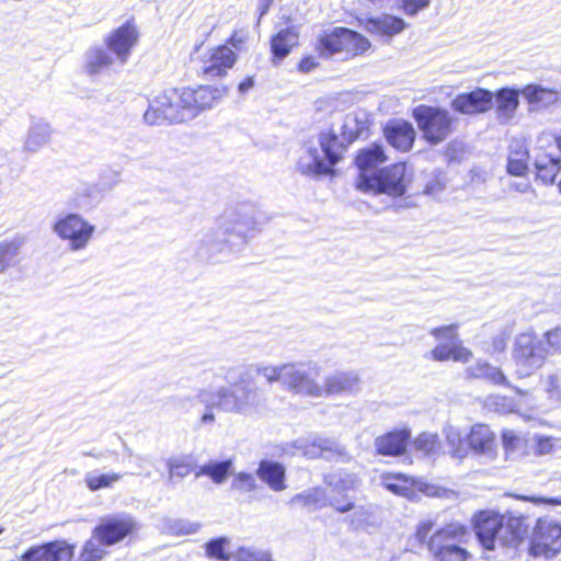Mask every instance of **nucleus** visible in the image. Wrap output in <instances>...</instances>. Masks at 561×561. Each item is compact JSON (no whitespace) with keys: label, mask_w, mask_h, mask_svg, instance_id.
I'll list each match as a JSON object with an SVG mask.
<instances>
[{"label":"nucleus","mask_w":561,"mask_h":561,"mask_svg":"<svg viewBox=\"0 0 561 561\" xmlns=\"http://www.w3.org/2000/svg\"><path fill=\"white\" fill-rule=\"evenodd\" d=\"M529 112H540L557 105L561 100V90L530 83L520 90Z\"/></svg>","instance_id":"20"},{"label":"nucleus","mask_w":561,"mask_h":561,"mask_svg":"<svg viewBox=\"0 0 561 561\" xmlns=\"http://www.w3.org/2000/svg\"><path fill=\"white\" fill-rule=\"evenodd\" d=\"M186 98L193 110L194 118L205 110L213 107L224 96L227 95V88L222 84L218 85H199L196 89L185 88Z\"/></svg>","instance_id":"22"},{"label":"nucleus","mask_w":561,"mask_h":561,"mask_svg":"<svg viewBox=\"0 0 561 561\" xmlns=\"http://www.w3.org/2000/svg\"><path fill=\"white\" fill-rule=\"evenodd\" d=\"M232 462L230 460L205 465L201 468L199 474L208 476L216 483H221L226 480L227 474L231 468Z\"/></svg>","instance_id":"48"},{"label":"nucleus","mask_w":561,"mask_h":561,"mask_svg":"<svg viewBox=\"0 0 561 561\" xmlns=\"http://www.w3.org/2000/svg\"><path fill=\"white\" fill-rule=\"evenodd\" d=\"M543 336L545 344L549 348V355L561 353V327L546 332Z\"/></svg>","instance_id":"55"},{"label":"nucleus","mask_w":561,"mask_h":561,"mask_svg":"<svg viewBox=\"0 0 561 561\" xmlns=\"http://www.w3.org/2000/svg\"><path fill=\"white\" fill-rule=\"evenodd\" d=\"M388 142L400 151H408L412 148L415 139V130L408 122H393L385 128Z\"/></svg>","instance_id":"27"},{"label":"nucleus","mask_w":561,"mask_h":561,"mask_svg":"<svg viewBox=\"0 0 561 561\" xmlns=\"http://www.w3.org/2000/svg\"><path fill=\"white\" fill-rule=\"evenodd\" d=\"M445 188V182L439 178H434L426 183L424 193L426 195L436 196Z\"/></svg>","instance_id":"64"},{"label":"nucleus","mask_w":561,"mask_h":561,"mask_svg":"<svg viewBox=\"0 0 561 561\" xmlns=\"http://www.w3.org/2000/svg\"><path fill=\"white\" fill-rule=\"evenodd\" d=\"M320 367L313 363H287L283 374V386L298 394L312 398L323 396L322 386L319 382Z\"/></svg>","instance_id":"11"},{"label":"nucleus","mask_w":561,"mask_h":561,"mask_svg":"<svg viewBox=\"0 0 561 561\" xmlns=\"http://www.w3.org/2000/svg\"><path fill=\"white\" fill-rule=\"evenodd\" d=\"M266 221L265 215L251 202L230 205L217 219L216 228L203 238L197 254L208 260L225 252H239L262 231Z\"/></svg>","instance_id":"1"},{"label":"nucleus","mask_w":561,"mask_h":561,"mask_svg":"<svg viewBox=\"0 0 561 561\" xmlns=\"http://www.w3.org/2000/svg\"><path fill=\"white\" fill-rule=\"evenodd\" d=\"M323 396L352 394L359 390V377L354 371H335L325 378Z\"/></svg>","instance_id":"23"},{"label":"nucleus","mask_w":561,"mask_h":561,"mask_svg":"<svg viewBox=\"0 0 561 561\" xmlns=\"http://www.w3.org/2000/svg\"><path fill=\"white\" fill-rule=\"evenodd\" d=\"M410 438L411 432L409 430H397L376 437L374 446L379 455L400 456L405 451Z\"/></svg>","instance_id":"25"},{"label":"nucleus","mask_w":561,"mask_h":561,"mask_svg":"<svg viewBox=\"0 0 561 561\" xmlns=\"http://www.w3.org/2000/svg\"><path fill=\"white\" fill-rule=\"evenodd\" d=\"M123 478L118 472H100L92 470L85 473L84 484L91 492H98L103 489H113L114 485Z\"/></svg>","instance_id":"39"},{"label":"nucleus","mask_w":561,"mask_h":561,"mask_svg":"<svg viewBox=\"0 0 561 561\" xmlns=\"http://www.w3.org/2000/svg\"><path fill=\"white\" fill-rule=\"evenodd\" d=\"M233 561H273V559L266 550L243 546L233 551Z\"/></svg>","instance_id":"47"},{"label":"nucleus","mask_w":561,"mask_h":561,"mask_svg":"<svg viewBox=\"0 0 561 561\" xmlns=\"http://www.w3.org/2000/svg\"><path fill=\"white\" fill-rule=\"evenodd\" d=\"M467 375L471 378L485 379L494 385H503L513 388L520 396L526 394L525 391L511 386L500 368L492 366L486 362H477L474 365L469 366L467 368Z\"/></svg>","instance_id":"35"},{"label":"nucleus","mask_w":561,"mask_h":561,"mask_svg":"<svg viewBox=\"0 0 561 561\" xmlns=\"http://www.w3.org/2000/svg\"><path fill=\"white\" fill-rule=\"evenodd\" d=\"M435 561H469L470 554L462 547L459 549H451L446 552H442V554L432 556Z\"/></svg>","instance_id":"56"},{"label":"nucleus","mask_w":561,"mask_h":561,"mask_svg":"<svg viewBox=\"0 0 561 561\" xmlns=\"http://www.w3.org/2000/svg\"><path fill=\"white\" fill-rule=\"evenodd\" d=\"M510 336H511V331L508 329H505V330L501 331L500 333H497L492 339V351L494 353L504 352L506 348L507 342L510 340Z\"/></svg>","instance_id":"59"},{"label":"nucleus","mask_w":561,"mask_h":561,"mask_svg":"<svg viewBox=\"0 0 561 561\" xmlns=\"http://www.w3.org/2000/svg\"><path fill=\"white\" fill-rule=\"evenodd\" d=\"M196 399L205 407L206 411L201 417V423L205 425L215 422L214 409L251 416L262 412L265 405L260 389L243 380L236 382L232 387L222 386L216 391L199 389Z\"/></svg>","instance_id":"2"},{"label":"nucleus","mask_w":561,"mask_h":561,"mask_svg":"<svg viewBox=\"0 0 561 561\" xmlns=\"http://www.w3.org/2000/svg\"><path fill=\"white\" fill-rule=\"evenodd\" d=\"M453 355V342L451 343H440L436 347L432 350V356L435 360H447L450 359Z\"/></svg>","instance_id":"58"},{"label":"nucleus","mask_w":561,"mask_h":561,"mask_svg":"<svg viewBox=\"0 0 561 561\" xmlns=\"http://www.w3.org/2000/svg\"><path fill=\"white\" fill-rule=\"evenodd\" d=\"M75 547L66 541H51L27 549L21 561H71Z\"/></svg>","instance_id":"19"},{"label":"nucleus","mask_w":561,"mask_h":561,"mask_svg":"<svg viewBox=\"0 0 561 561\" xmlns=\"http://www.w3.org/2000/svg\"><path fill=\"white\" fill-rule=\"evenodd\" d=\"M301 448L304 455L311 459H332L344 454V448L335 440L323 437H316L311 442L306 443Z\"/></svg>","instance_id":"34"},{"label":"nucleus","mask_w":561,"mask_h":561,"mask_svg":"<svg viewBox=\"0 0 561 561\" xmlns=\"http://www.w3.org/2000/svg\"><path fill=\"white\" fill-rule=\"evenodd\" d=\"M561 552V524L550 518H539L533 528L529 553L551 559Z\"/></svg>","instance_id":"12"},{"label":"nucleus","mask_w":561,"mask_h":561,"mask_svg":"<svg viewBox=\"0 0 561 561\" xmlns=\"http://www.w3.org/2000/svg\"><path fill=\"white\" fill-rule=\"evenodd\" d=\"M431 335L442 343H451V341H458L457 325L450 324L431 330Z\"/></svg>","instance_id":"52"},{"label":"nucleus","mask_w":561,"mask_h":561,"mask_svg":"<svg viewBox=\"0 0 561 561\" xmlns=\"http://www.w3.org/2000/svg\"><path fill=\"white\" fill-rule=\"evenodd\" d=\"M537 179L545 184H552L561 170L560 160L549 154H540L536 158Z\"/></svg>","instance_id":"41"},{"label":"nucleus","mask_w":561,"mask_h":561,"mask_svg":"<svg viewBox=\"0 0 561 561\" xmlns=\"http://www.w3.org/2000/svg\"><path fill=\"white\" fill-rule=\"evenodd\" d=\"M169 469V482L173 483L175 478L188 476L193 469L192 460L188 456L171 457L167 462Z\"/></svg>","instance_id":"45"},{"label":"nucleus","mask_w":561,"mask_h":561,"mask_svg":"<svg viewBox=\"0 0 561 561\" xmlns=\"http://www.w3.org/2000/svg\"><path fill=\"white\" fill-rule=\"evenodd\" d=\"M549 356V348L542 337L533 330L517 334L513 342L512 358L519 377L533 375L541 368Z\"/></svg>","instance_id":"7"},{"label":"nucleus","mask_w":561,"mask_h":561,"mask_svg":"<svg viewBox=\"0 0 561 561\" xmlns=\"http://www.w3.org/2000/svg\"><path fill=\"white\" fill-rule=\"evenodd\" d=\"M468 444L476 454L493 458L494 435L489 426L483 424L472 426L468 435Z\"/></svg>","instance_id":"33"},{"label":"nucleus","mask_w":561,"mask_h":561,"mask_svg":"<svg viewBox=\"0 0 561 561\" xmlns=\"http://www.w3.org/2000/svg\"><path fill=\"white\" fill-rule=\"evenodd\" d=\"M474 531L486 550L515 548L524 533L519 518L507 517L493 511H482L476 515Z\"/></svg>","instance_id":"3"},{"label":"nucleus","mask_w":561,"mask_h":561,"mask_svg":"<svg viewBox=\"0 0 561 561\" xmlns=\"http://www.w3.org/2000/svg\"><path fill=\"white\" fill-rule=\"evenodd\" d=\"M360 24L366 32L386 41H390L408 27V23L403 19L391 14L364 19Z\"/></svg>","instance_id":"21"},{"label":"nucleus","mask_w":561,"mask_h":561,"mask_svg":"<svg viewBox=\"0 0 561 561\" xmlns=\"http://www.w3.org/2000/svg\"><path fill=\"white\" fill-rule=\"evenodd\" d=\"M488 404L490 407H493L500 413H511L515 410L514 401L506 397H501V396L490 397L488 399Z\"/></svg>","instance_id":"57"},{"label":"nucleus","mask_w":561,"mask_h":561,"mask_svg":"<svg viewBox=\"0 0 561 561\" xmlns=\"http://www.w3.org/2000/svg\"><path fill=\"white\" fill-rule=\"evenodd\" d=\"M435 520L426 517L419 522L414 537L420 543H426L432 556L442 554L454 549L462 548L467 535L466 527L458 523L449 524L433 533Z\"/></svg>","instance_id":"6"},{"label":"nucleus","mask_w":561,"mask_h":561,"mask_svg":"<svg viewBox=\"0 0 561 561\" xmlns=\"http://www.w3.org/2000/svg\"><path fill=\"white\" fill-rule=\"evenodd\" d=\"M285 364L279 366H259L256 373L263 376L270 383L279 381L283 383Z\"/></svg>","instance_id":"53"},{"label":"nucleus","mask_w":561,"mask_h":561,"mask_svg":"<svg viewBox=\"0 0 561 561\" xmlns=\"http://www.w3.org/2000/svg\"><path fill=\"white\" fill-rule=\"evenodd\" d=\"M53 232L71 252H80L92 241L96 227L78 213L60 214L51 226Z\"/></svg>","instance_id":"8"},{"label":"nucleus","mask_w":561,"mask_h":561,"mask_svg":"<svg viewBox=\"0 0 561 561\" xmlns=\"http://www.w3.org/2000/svg\"><path fill=\"white\" fill-rule=\"evenodd\" d=\"M255 478L247 472H239L231 484L232 489L242 492H250L255 489Z\"/></svg>","instance_id":"54"},{"label":"nucleus","mask_w":561,"mask_h":561,"mask_svg":"<svg viewBox=\"0 0 561 561\" xmlns=\"http://www.w3.org/2000/svg\"><path fill=\"white\" fill-rule=\"evenodd\" d=\"M446 443L449 446V454L454 458L463 459L468 454V445L462 439L461 433L454 426H446L444 430Z\"/></svg>","instance_id":"43"},{"label":"nucleus","mask_w":561,"mask_h":561,"mask_svg":"<svg viewBox=\"0 0 561 561\" xmlns=\"http://www.w3.org/2000/svg\"><path fill=\"white\" fill-rule=\"evenodd\" d=\"M117 64L106 46L94 45L84 53V69L89 75H98Z\"/></svg>","instance_id":"31"},{"label":"nucleus","mask_w":561,"mask_h":561,"mask_svg":"<svg viewBox=\"0 0 561 561\" xmlns=\"http://www.w3.org/2000/svg\"><path fill=\"white\" fill-rule=\"evenodd\" d=\"M19 248V244L13 241L0 243V273L16 263Z\"/></svg>","instance_id":"50"},{"label":"nucleus","mask_w":561,"mask_h":561,"mask_svg":"<svg viewBox=\"0 0 561 561\" xmlns=\"http://www.w3.org/2000/svg\"><path fill=\"white\" fill-rule=\"evenodd\" d=\"M138 30L133 21L112 31L104 38V45L111 51L119 66L125 65L138 42Z\"/></svg>","instance_id":"14"},{"label":"nucleus","mask_w":561,"mask_h":561,"mask_svg":"<svg viewBox=\"0 0 561 561\" xmlns=\"http://www.w3.org/2000/svg\"><path fill=\"white\" fill-rule=\"evenodd\" d=\"M414 446L416 450L433 456L438 453L440 443L436 434L422 433L415 438Z\"/></svg>","instance_id":"49"},{"label":"nucleus","mask_w":561,"mask_h":561,"mask_svg":"<svg viewBox=\"0 0 561 561\" xmlns=\"http://www.w3.org/2000/svg\"><path fill=\"white\" fill-rule=\"evenodd\" d=\"M408 183L407 165L396 163L378 171L376 174H359L356 186L362 192L382 193L398 197L405 193Z\"/></svg>","instance_id":"9"},{"label":"nucleus","mask_w":561,"mask_h":561,"mask_svg":"<svg viewBox=\"0 0 561 561\" xmlns=\"http://www.w3.org/2000/svg\"><path fill=\"white\" fill-rule=\"evenodd\" d=\"M105 547L107 545L102 542L93 530L91 538L83 545L78 561H100L106 553Z\"/></svg>","instance_id":"44"},{"label":"nucleus","mask_w":561,"mask_h":561,"mask_svg":"<svg viewBox=\"0 0 561 561\" xmlns=\"http://www.w3.org/2000/svg\"><path fill=\"white\" fill-rule=\"evenodd\" d=\"M385 486L397 495L407 499H414L415 491H421L427 496L455 499L456 494L453 491L440 489L436 485H430L403 474L389 476L383 480Z\"/></svg>","instance_id":"15"},{"label":"nucleus","mask_w":561,"mask_h":561,"mask_svg":"<svg viewBox=\"0 0 561 561\" xmlns=\"http://www.w3.org/2000/svg\"><path fill=\"white\" fill-rule=\"evenodd\" d=\"M316 49L320 56L325 58L337 55L344 58V27H335L331 32L320 35Z\"/></svg>","instance_id":"36"},{"label":"nucleus","mask_w":561,"mask_h":561,"mask_svg":"<svg viewBox=\"0 0 561 561\" xmlns=\"http://www.w3.org/2000/svg\"><path fill=\"white\" fill-rule=\"evenodd\" d=\"M324 483L332 493H336L339 499H347L352 501L347 493L356 491L360 486V479L355 474L347 471H335L324 476Z\"/></svg>","instance_id":"29"},{"label":"nucleus","mask_w":561,"mask_h":561,"mask_svg":"<svg viewBox=\"0 0 561 561\" xmlns=\"http://www.w3.org/2000/svg\"><path fill=\"white\" fill-rule=\"evenodd\" d=\"M472 357L471 351L463 347L460 341H453V355L451 359L456 362L467 363Z\"/></svg>","instance_id":"60"},{"label":"nucleus","mask_w":561,"mask_h":561,"mask_svg":"<svg viewBox=\"0 0 561 561\" xmlns=\"http://www.w3.org/2000/svg\"><path fill=\"white\" fill-rule=\"evenodd\" d=\"M413 117L423 138L433 146L443 142L451 133L454 118L445 108L419 105L413 110Z\"/></svg>","instance_id":"10"},{"label":"nucleus","mask_w":561,"mask_h":561,"mask_svg":"<svg viewBox=\"0 0 561 561\" xmlns=\"http://www.w3.org/2000/svg\"><path fill=\"white\" fill-rule=\"evenodd\" d=\"M298 32L295 27L280 30L271 41V50L275 59L282 60L298 44Z\"/></svg>","instance_id":"37"},{"label":"nucleus","mask_w":561,"mask_h":561,"mask_svg":"<svg viewBox=\"0 0 561 561\" xmlns=\"http://www.w3.org/2000/svg\"><path fill=\"white\" fill-rule=\"evenodd\" d=\"M534 439L536 442L535 453L537 455H550L561 449V438L536 435Z\"/></svg>","instance_id":"51"},{"label":"nucleus","mask_w":561,"mask_h":561,"mask_svg":"<svg viewBox=\"0 0 561 561\" xmlns=\"http://www.w3.org/2000/svg\"><path fill=\"white\" fill-rule=\"evenodd\" d=\"M516 146L519 147V149L516 151H513V146H511V152L507 162V172L510 174L520 176L527 170L528 152L526 149L523 148L522 145L516 144Z\"/></svg>","instance_id":"46"},{"label":"nucleus","mask_w":561,"mask_h":561,"mask_svg":"<svg viewBox=\"0 0 561 561\" xmlns=\"http://www.w3.org/2000/svg\"><path fill=\"white\" fill-rule=\"evenodd\" d=\"M369 128L368 115L365 112H354L346 115L341 127V136L343 144L353 142L355 139L364 136Z\"/></svg>","instance_id":"32"},{"label":"nucleus","mask_w":561,"mask_h":561,"mask_svg":"<svg viewBox=\"0 0 561 561\" xmlns=\"http://www.w3.org/2000/svg\"><path fill=\"white\" fill-rule=\"evenodd\" d=\"M503 445L506 450H514L517 448L520 438L516 435V433L512 430H505L502 433Z\"/></svg>","instance_id":"63"},{"label":"nucleus","mask_w":561,"mask_h":561,"mask_svg":"<svg viewBox=\"0 0 561 561\" xmlns=\"http://www.w3.org/2000/svg\"><path fill=\"white\" fill-rule=\"evenodd\" d=\"M386 156L381 146L371 145L366 149L359 151L356 157V164L360 170V174H376L373 169L386 161Z\"/></svg>","instance_id":"38"},{"label":"nucleus","mask_w":561,"mask_h":561,"mask_svg":"<svg viewBox=\"0 0 561 561\" xmlns=\"http://www.w3.org/2000/svg\"><path fill=\"white\" fill-rule=\"evenodd\" d=\"M371 44L362 34L344 27V59L365 54Z\"/></svg>","instance_id":"40"},{"label":"nucleus","mask_w":561,"mask_h":561,"mask_svg":"<svg viewBox=\"0 0 561 561\" xmlns=\"http://www.w3.org/2000/svg\"><path fill=\"white\" fill-rule=\"evenodd\" d=\"M451 107L467 115L485 113L493 107V93L482 88L460 93L453 100Z\"/></svg>","instance_id":"17"},{"label":"nucleus","mask_w":561,"mask_h":561,"mask_svg":"<svg viewBox=\"0 0 561 561\" xmlns=\"http://www.w3.org/2000/svg\"><path fill=\"white\" fill-rule=\"evenodd\" d=\"M256 476L275 492L284 491L286 469L276 461L264 459L259 463Z\"/></svg>","instance_id":"30"},{"label":"nucleus","mask_w":561,"mask_h":561,"mask_svg":"<svg viewBox=\"0 0 561 561\" xmlns=\"http://www.w3.org/2000/svg\"><path fill=\"white\" fill-rule=\"evenodd\" d=\"M193 118L185 88L169 89L156 95L144 114V119L149 125H161L164 122L179 124Z\"/></svg>","instance_id":"5"},{"label":"nucleus","mask_w":561,"mask_h":561,"mask_svg":"<svg viewBox=\"0 0 561 561\" xmlns=\"http://www.w3.org/2000/svg\"><path fill=\"white\" fill-rule=\"evenodd\" d=\"M520 90L502 88L493 93V105L495 104L496 115L501 122H508L519 106Z\"/></svg>","instance_id":"28"},{"label":"nucleus","mask_w":561,"mask_h":561,"mask_svg":"<svg viewBox=\"0 0 561 561\" xmlns=\"http://www.w3.org/2000/svg\"><path fill=\"white\" fill-rule=\"evenodd\" d=\"M344 150L345 145L336 134L323 131L318 136L317 144H310L301 150L296 168L307 176L331 174Z\"/></svg>","instance_id":"4"},{"label":"nucleus","mask_w":561,"mask_h":561,"mask_svg":"<svg viewBox=\"0 0 561 561\" xmlns=\"http://www.w3.org/2000/svg\"><path fill=\"white\" fill-rule=\"evenodd\" d=\"M51 136V125L43 118H34L25 134L23 150L28 153H35L49 144Z\"/></svg>","instance_id":"24"},{"label":"nucleus","mask_w":561,"mask_h":561,"mask_svg":"<svg viewBox=\"0 0 561 561\" xmlns=\"http://www.w3.org/2000/svg\"><path fill=\"white\" fill-rule=\"evenodd\" d=\"M236 61V51L228 45H219L202 55L201 72L205 79L221 78L228 73Z\"/></svg>","instance_id":"16"},{"label":"nucleus","mask_w":561,"mask_h":561,"mask_svg":"<svg viewBox=\"0 0 561 561\" xmlns=\"http://www.w3.org/2000/svg\"><path fill=\"white\" fill-rule=\"evenodd\" d=\"M350 512H352V514L347 517L350 526L356 530H375L381 524L379 507L375 504L358 506L354 504V508H352Z\"/></svg>","instance_id":"26"},{"label":"nucleus","mask_w":561,"mask_h":561,"mask_svg":"<svg viewBox=\"0 0 561 561\" xmlns=\"http://www.w3.org/2000/svg\"><path fill=\"white\" fill-rule=\"evenodd\" d=\"M230 539L218 537L204 545L205 556L217 561H233V551H230Z\"/></svg>","instance_id":"42"},{"label":"nucleus","mask_w":561,"mask_h":561,"mask_svg":"<svg viewBox=\"0 0 561 561\" xmlns=\"http://www.w3.org/2000/svg\"><path fill=\"white\" fill-rule=\"evenodd\" d=\"M248 32L244 30L234 31L227 41L226 45H230L232 48L240 51L244 49V44L248 39Z\"/></svg>","instance_id":"62"},{"label":"nucleus","mask_w":561,"mask_h":561,"mask_svg":"<svg viewBox=\"0 0 561 561\" xmlns=\"http://www.w3.org/2000/svg\"><path fill=\"white\" fill-rule=\"evenodd\" d=\"M430 2L431 0H404L402 8L405 14L413 16L428 7Z\"/></svg>","instance_id":"61"},{"label":"nucleus","mask_w":561,"mask_h":561,"mask_svg":"<svg viewBox=\"0 0 561 561\" xmlns=\"http://www.w3.org/2000/svg\"><path fill=\"white\" fill-rule=\"evenodd\" d=\"M289 504L300 508L314 512L328 505L333 507L339 513H347L354 508V502L347 499H339L337 496L328 497L324 489L317 486L308 489L301 493L296 494L289 501Z\"/></svg>","instance_id":"13"},{"label":"nucleus","mask_w":561,"mask_h":561,"mask_svg":"<svg viewBox=\"0 0 561 561\" xmlns=\"http://www.w3.org/2000/svg\"><path fill=\"white\" fill-rule=\"evenodd\" d=\"M135 523L131 517L121 515L103 518L94 528L96 536L107 546L115 545L133 531Z\"/></svg>","instance_id":"18"}]
</instances>
